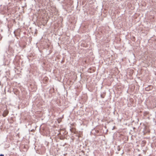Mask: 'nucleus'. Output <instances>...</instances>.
<instances>
[{"instance_id": "nucleus-4", "label": "nucleus", "mask_w": 156, "mask_h": 156, "mask_svg": "<svg viewBox=\"0 0 156 156\" xmlns=\"http://www.w3.org/2000/svg\"><path fill=\"white\" fill-rule=\"evenodd\" d=\"M101 98H104V97H103V96H102V95H101Z\"/></svg>"}, {"instance_id": "nucleus-5", "label": "nucleus", "mask_w": 156, "mask_h": 156, "mask_svg": "<svg viewBox=\"0 0 156 156\" xmlns=\"http://www.w3.org/2000/svg\"><path fill=\"white\" fill-rule=\"evenodd\" d=\"M0 156H4V155L3 154H1L0 155Z\"/></svg>"}, {"instance_id": "nucleus-1", "label": "nucleus", "mask_w": 156, "mask_h": 156, "mask_svg": "<svg viewBox=\"0 0 156 156\" xmlns=\"http://www.w3.org/2000/svg\"><path fill=\"white\" fill-rule=\"evenodd\" d=\"M9 113V111L8 110H5L2 114V116L4 117H5Z\"/></svg>"}, {"instance_id": "nucleus-3", "label": "nucleus", "mask_w": 156, "mask_h": 156, "mask_svg": "<svg viewBox=\"0 0 156 156\" xmlns=\"http://www.w3.org/2000/svg\"><path fill=\"white\" fill-rule=\"evenodd\" d=\"M117 150L118 151H120V148L119 146H118L117 147Z\"/></svg>"}, {"instance_id": "nucleus-2", "label": "nucleus", "mask_w": 156, "mask_h": 156, "mask_svg": "<svg viewBox=\"0 0 156 156\" xmlns=\"http://www.w3.org/2000/svg\"><path fill=\"white\" fill-rule=\"evenodd\" d=\"M148 113L147 112H145L144 113V116H145L146 115H147L148 114Z\"/></svg>"}]
</instances>
